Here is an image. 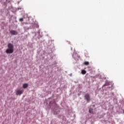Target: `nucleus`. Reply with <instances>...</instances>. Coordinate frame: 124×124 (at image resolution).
Wrapping results in <instances>:
<instances>
[{
	"instance_id": "f257e3e1",
	"label": "nucleus",
	"mask_w": 124,
	"mask_h": 124,
	"mask_svg": "<svg viewBox=\"0 0 124 124\" xmlns=\"http://www.w3.org/2000/svg\"><path fill=\"white\" fill-rule=\"evenodd\" d=\"M8 49L5 51L6 54H12L14 52V46L11 44L9 43L7 45Z\"/></svg>"
},
{
	"instance_id": "f03ea898",
	"label": "nucleus",
	"mask_w": 124,
	"mask_h": 124,
	"mask_svg": "<svg viewBox=\"0 0 124 124\" xmlns=\"http://www.w3.org/2000/svg\"><path fill=\"white\" fill-rule=\"evenodd\" d=\"M24 93V89H18L16 92V95H21Z\"/></svg>"
},
{
	"instance_id": "7ed1b4c3",
	"label": "nucleus",
	"mask_w": 124,
	"mask_h": 124,
	"mask_svg": "<svg viewBox=\"0 0 124 124\" xmlns=\"http://www.w3.org/2000/svg\"><path fill=\"white\" fill-rule=\"evenodd\" d=\"M84 98L87 100V102H90L91 101V97L90 96V94H86L84 96Z\"/></svg>"
},
{
	"instance_id": "20e7f679",
	"label": "nucleus",
	"mask_w": 124,
	"mask_h": 124,
	"mask_svg": "<svg viewBox=\"0 0 124 124\" xmlns=\"http://www.w3.org/2000/svg\"><path fill=\"white\" fill-rule=\"evenodd\" d=\"M10 32L12 35H17L18 34V32L15 30H11Z\"/></svg>"
},
{
	"instance_id": "39448f33",
	"label": "nucleus",
	"mask_w": 124,
	"mask_h": 124,
	"mask_svg": "<svg viewBox=\"0 0 124 124\" xmlns=\"http://www.w3.org/2000/svg\"><path fill=\"white\" fill-rule=\"evenodd\" d=\"M28 87H29V84H28V83H25L23 84V89H27Z\"/></svg>"
},
{
	"instance_id": "423d86ee",
	"label": "nucleus",
	"mask_w": 124,
	"mask_h": 124,
	"mask_svg": "<svg viewBox=\"0 0 124 124\" xmlns=\"http://www.w3.org/2000/svg\"><path fill=\"white\" fill-rule=\"evenodd\" d=\"M89 112L90 113V114H93V109L89 108Z\"/></svg>"
},
{
	"instance_id": "0eeeda50",
	"label": "nucleus",
	"mask_w": 124,
	"mask_h": 124,
	"mask_svg": "<svg viewBox=\"0 0 124 124\" xmlns=\"http://www.w3.org/2000/svg\"><path fill=\"white\" fill-rule=\"evenodd\" d=\"M81 73L83 75H85L87 73V71L85 70H81Z\"/></svg>"
},
{
	"instance_id": "6e6552de",
	"label": "nucleus",
	"mask_w": 124,
	"mask_h": 124,
	"mask_svg": "<svg viewBox=\"0 0 124 124\" xmlns=\"http://www.w3.org/2000/svg\"><path fill=\"white\" fill-rule=\"evenodd\" d=\"M84 64H85V65H89L90 63L88 62H85Z\"/></svg>"
},
{
	"instance_id": "1a4fd4ad",
	"label": "nucleus",
	"mask_w": 124,
	"mask_h": 124,
	"mask_svg": "<svg viewBox=\"0 0 124 124\" xmlns=\"http://www.w3.org/2000/svg\"><path fill=\"white\" fill-rule=\"evenodd\" d=\"M85 57H86V58H89V57H90V56H89V53H88V52H87L86 53H85Z\"/></svg>"
},
{
	"instance_id": "9d476101",
	"label": "nucleus",
	"mask_w": 124,
	"mask_h": 124,
	"mask_svg": "<svg viewBox=\"0 0 124 124\" xmlns=\"http://www.w3.org/2000/svg\"><path fill=\"white\" fill-rule=\"evenodd\" d=\"M23 20H24V19H23V18H21L19 19V21L20 22H23Z\"/></svg>"
},
{
	"instance_id": "9b49d317",
	"label": "nucleus",
	"mask_w": 124,
	"mask_h": 124,
	"mask_svg": "<svg viewBox=\"0 0 124 124\" xmlns=\"http://www.w3.org/2000/svg\"><path fill=\"white\" fill-rule=\"evenodd\" d=\"M104 86H108V84H107V83H106Z\"/></svg>"
},
{
	"instance_id": "f8f14e48",
	"label": "nucleus",
	"mask_w": 124,
	"mask_h": 124,
	"mask_svg": "<svg viewBox=\"0 0 124 124\" xmlns=\"http://www.w3.org/2000/svg\"><path fill=\"white\" fill-rule=\"evenodd\" d=\"M69 44H70V42H69Z\"/></svg>"
},
{
	"instance_id": "ddd939ff",
	"label": "nucleus",
	"mask_w": 124,
	"mask_h": 124,
	"mask_svg": "<svg viewBox=\"0 0 124 124\" xmlns=\"http://www.w3.org/2000/svg\"><path fill=\"white\" fill-rule=\"evenodd\" d=\"M39 26H38V27H37V28H38Z\"/></svg>"
}]
</instances>
